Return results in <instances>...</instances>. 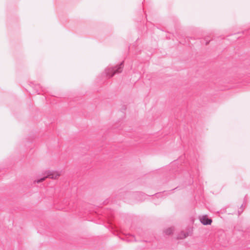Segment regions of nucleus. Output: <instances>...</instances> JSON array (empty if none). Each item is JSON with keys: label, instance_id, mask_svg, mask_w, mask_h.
Wrapping results in <instances>:
<instances>
[{"label": "nucleus", "instance_id": "7ed1b4c3", "mask_svg": "<svg viewBox=\"0 0 250 250\" xmlns=\"http://www.w3.org/2000/svg\"><path fill=\"white\" fill-rule=\"evenodd\" d=\"M200 220L203 225H210L212 222V220L208 218L207 216H203L200 218Z\"/></svg>", "mask_w": 250, "mask_h": 250}, {"label": "nucleus", "instance_id": "423d86ee", "mask_svg": "<svg viewBox=\"0 0 250 250\" xmlns=\"http://www.w3.org/2000/svg\"><path fill=\"white\" fill-rule=\"evenodd\" d=\"M208 42H206V44H208Z\"/></svg>", "mask_w": 250, "mask_h": 250}, {"label": "nucleus", "instance_id": "f03ea898", "mask_svg": "<svg viewBox=\"0 0 250 250\" xmlns=\"http://www.w3.org/2000/svg\"><path fill=\"white\" fill-rule=\"evenodd\" d=\"M46 175L40 179L35 180V183H39L43 182L47 178H51L52 179H56L61 175V172L56 171H47L45 172Z\"/></svg>", "mask_w": 250, "mask_h": 250}, {"label": "nucleus", "instance_id": "39448f33", "mask_svg": "<svg viewBox=\"0 0 250 250\" xmlns=\"http://www.w3.org/2000/svg\"><path fill=\"white\" fill-rule=\"evenodd\" d=\"M174 231V228L173 227L168 228L164 230V233L165 235H169L171 234Z\"/></svg>", "mask_w": 250, "mask_h": 250}, {"label": "nucleus", "instance_id": "20e7f679", "mask_svg": "<svg viewBox=\"0 0 250 250\" xmlns=\"http://www.w3.org/2000/svg\"><path fill=\"white\" fill-rule=\"evenodd\" d=\"M190 235L189 232H185L184 231H181V233L179 234L177 237L178 239H182L186 238L188 236Z\"/></svg>", "mask_w": 250, "mask_h": 250}, {"label": "nucleus", "instance_id": "f257e3e1", "mask_svg": "<svg viewBox=\"0 0 250 250\" xmlns=\"http://www.w3.org/2000/svg\"><path fill=\"white\" fill-rule=\"evenodd\" d=\"M123 69V62L114 67L108 68L105 70V73L107 77L111 78L115 74L121 73Z\"/></svg>", "mask_w": 250, "mask_h": 250}]
</instances>
